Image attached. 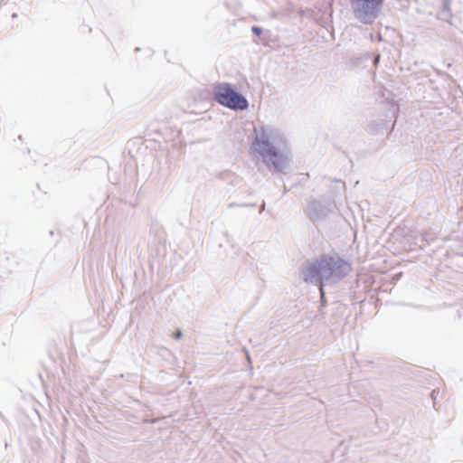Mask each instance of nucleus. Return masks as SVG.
<instances>
[{"label":"nucleus","mask_w":463,"mask_h":463,"mask_svg":"<svg viewBox=\"0 0 463 463\" xmlns=\"http://www.w3.org/2000/svg\"><path fill=\"white\" fill-rule=\"evenodd\" d=\"M251 148L261 157L262 163L274 173H282L288 168L289 160L285 154L287 138L279 129L261 125L255 128Z\"/></svg>","instance_id":"f257e3e1"},{"label":"nucleus","mask_w":463,"mask_h":463,"mask_svg":"<svg viewBox=\"0 0 463 463\" xmlns=\"http://www.w3.org/2000/svg\"><path fill=\"white\" fill-rule=\"evenodd\" d=\"M351 265L339 255L323 254L301 269V278L323 289L325 282H336L351 271Z\"/></svg>","instance_id":"f03ea898"},{"label":"nucleus","mask_w":463,"mask_h":463,"mask_svg":"<svg viewBox=\"0 0 463 463\" xmlns=\"http://www.w3.org/2000/svg\"><path fill=\"white\" fill-rule=\"evenodd\" d=\"M213 99L220 105L235 111L249 108L247 98L231 83L220 82L213 89Z\"/></svg>","instance_id":"7ed1b4c3"},{"label":"nucleus","mask_w":463,"mask_h":463,"mask_svg":"<svg viewBox=\"0 0 463 463\" xmlns=\"http://www.w3.org/2000/svg\"><path fill=\"white\" fill-rule=\"evenodd\" d=\"M354 17L363 24H372L379 16L383 0H348Z\"/></svg>","instance_id":"20e7f679"},{"label":"nucleus","mask_w":463,"mask_h":463,"mask_svg":"<svg viewBox=\"0 0 463 463\" xmlns=\"http://www.w3.org/2000/svg\"><path fill=\"white\" fill-rule=\"evenodd\" d=\"M335 203L329 198H321L319 200H310L307 205V215L314 222L326 219L333 212Z\"/></svg>","instance_id":"39448f33"},{"label":"nucleus","mask_w":463,"mask_h":463,"mask_svg":"<svg viewBox=\"0 0 463 463\" xmlns=\"http://www.w3.org/2000/svg\"><path fill=\"white\" fill-rule=\"evenodd\" d=\"M450 0H442L441 8L437 14V17L439 20L450 23V18L452 16L450 10Z\"/></svg>","instance_id":"423d86ee"},{"label":"nucleus","mask_w":463,"mask_h":463,"mask_svg":"<svg viewBox=\"0 0 463 463\" xmlns=\"http://www.w3.org/2000/svg\"><path fill=\"white\" fill-rule=\"evenodd\" d=\"M386 128L387 123L383 119H381L380 121L371 120L367 124V130L373 134L383 133Z\"/></svg>","instance_id":"0eeeda50"},{"label":"nucleus","mask_w":463,"mask_h":463,"mask_svg":"<svg viewBox=\"0 0 463 463\" xmlns=\"http://www.w3.org/2000/svg\"><path fill=\"white\" fill-rule=\"evenodd\" d=\"M263 30L261 27L260 26H257V25H253L251 27V33L256 35V36H260L261 33H262Z\"/></svg>","instance_id":"6e6552de"},{"label":"nucleus","mask_w":463,"mask_h":463,"mask_svg":"<svg viewBox=\"0 0 463 463\" xmlns=\"http://www.w3.org/2000/svg\"><path fill=\"white\" fill-rule=\"evenodd\" d=\"M183 336V333L180 329L176 330L174 334H173V337L175 339H180L181 337Z\"/></svg>","instance_id":"1a4fd4ad"},{"label":"nucleus","mask_w":463,"mask_h":463,"mask_svg":"<svg viewBox=\"0 0 463 463\" xmlns=\"http://www.w3.org/2000/svg\"><path fill=\"white\" fill-rule=\"evenodd\" d=\"M264 209H265V203H263L260 206V212L264 211Z\"/></svg>","instance_id":"9d476101"},{"label":"nucleus","mask_w":463,"mask_h":463,"mask_svg":"<svg viewBox=\"0 0 463 463\" xmlns=\"http://www.w3.org/2000/svg\"><path fill=\"white\" fill-rule=\"evenodd\" d=\"M240 206H254V203H250V204L244 203V204H241Z\"/></svg>","instance_id":"9b49d317"},{"label":"nucleus","mask_w":463,"mask_h":463,"mask_svg":"<svg viewBox=\"0 0 463 463\" xmlns=\"http://www.w3.org/2000/svg\"><path fill=\"white\" fill-rule=\"evenodd\" d=\"M235 205H236V203H230V204H229V207H233V206H235ZM237 206H239V204H237Z\"/></svg>","instance_id":"f8f14e48"},{"label":"nucleus","mask_w":463,"mask_h":463,"mask_svg":"<svg viewBox=\"0 0 463 463\" xmlns=\"http://www.w3.org/2000/svg\"><path fill=\"white\" fill-rule=\"evenodd\" d=\"M16 16H17V14H14L12 15V17H13V18H16Z\"/></svg>","instance_id":"ddd939ff"},{"label":"nucleus","mask_w":463,"mask_h":463,"mask_svg":"<svg viewBox=\"0 0 463 463\" xmlns=\"http://www.w3.org/2000/svg\"><path fill=\"white\" fill-rule=\"evenodd\" d=\"M139 50H140V48H139V47H137V48L135 49V51H136V52H139Z\"/></svg>","instance_id":"4468645a"}]
</instances>
